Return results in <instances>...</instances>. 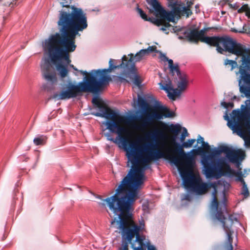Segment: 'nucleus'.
Listing matches in <instances>:
<instances>
[{
	"instance_id": "obj_40",
	"label": "nucleus",
	"mask_w": 250,
	"mask_h": 250,
	"mask_svg": "<svg viewBox=\"0 0 250 250\" xmlns=\"http://www.w3.org/2000/svg\"><path fill=\"white\" fill-rule=\"evenodd\" d=\"M201 138H203L201 136H199L198 139H197V143H201L202 144V140L200 139Z\"/></svg>"
},
{
	"instance_id": "obj_25",
	"label": "nucleus",
	"mask_w": 250,
	"mask_h": 250,
	"mask_svg": "<svg viewBox=\"0 0 250 250\" xmlns=\"http://www.w3.org/2000/svg\"><path fill=\"white\" fill-rule=\"evenodd\" d=\"M241 194L245 198H247L249 196V191L245 182H244L243 184H242Z\"/></svg>"
},
{
	"instance_id": "obj_35",
	"label": "nucleus",
	"mask_w": 250,
	"mask_h": 250,
	"mask_svg": "<svg viewBox=\"0 0 250 250\" xmlns=\"http://www.w3.org/2000/svg\"><path fill=\"white\" fill-rule=\"evenodd\" d=\"M160 58L162 61L164 62H167V61L168 60V58L166 56V55L161 52H160Z\"/></svg>"
},
{
	"instance_id": "obj_42",
	"label": "nucleus",
	"mask_w": 250,
	"mask_h": 250,
	"mask_svg": "<svg viewBox=\"0 0 250 250\" xmlns=\"http://www.w3.org/2000/svg\"><path fill=\"white\" fill-rule=\"evenodd\" d=\"M195 8H196V9H198V8H199V5H195Z\"/></svg>"
},
{
	"instance_id": "obj_8",
	"label": "nucleus",
	"mask_w": 250,
	"mask_h": 250,
	"mask_svg": "<svg viewBox=\"0 0 250 250\" xmlns=\"http://www.w3.org/2000/svg\"><path fill=\"white\" fill-rule=\"evenodd\" d=\"M222 153L225 154L229 162L237 163L238 165L245 157V153L243 150L240 149L235 150L226 146H220L217 149H214L212 153L204 156L202 157L201 163L203 167L204 173L206 176L205 162L209 164H216L219 159L225 158L221 157L216 159L215 158V156H219Z\"/></svg>"
},
{
	"instance_id": "obj_13",
	"label": "nucleus",
	"mask_w": 250,
	"mask_h": 250,
	"mask_svg": "<svg viewBox=\"0 0 250 250\" xmlns=\"http://www.w3.org/2000/svg\"><path fill=\"white\" fill-rule=\"evenodd\" d=\"M152 5L156 11L159 12L162 18L171 22L174 21L175 18L179 19L183 16L182 11L184 10L186 12L187 10L185 8L177 5L176 2L173 5L172 10L171 11H166L161 7L157 0H152Z\"/></svg>"
},
{
	"instance_id": "obj_4",
	"label": "nucleus",
	"mask_w": 250,
	"mask_h": 250,
	"mask_svg": "<svg viewBox=\"0 0 250 250\" xmlns=\"http://www.w3.org/2000/svg\"><path fill=\"white\" fill-rule=\"evenodd\" d=\"M113 62L112 59L110 60L108 68L92 70L90 74L86 71L79 70L82 75H85L83 81L80 82L78 85L69 84L66 90L61 91L59 94H55L54 97L58 100H65L75 98L81 92H99L103 86L108 84L111 81V77L107 73L120 66L113 65ZM69 66L74 70L79 71L73 64H69Z\"/></svg>"
},
{
	"instance_id": "obj_37",
	"label": "nucleus",
	"mask_w": 250,
	"mask_h": 250,
	"mask_svg": "<svg viewBox=\"0 0 250 250\" xmlns=\"http://www.w3.org/2000/svg\"><path fill=\"white\" fill-rule=\"evenodd\" d=\"M134 83L137 84L138 85H139L141 84V82L140 81L139 78L138 76H135V79H134Z\"/></svg>"
},
{
	"instance_id": "obj_41",
	"label": "nucleus",
	"mask_w": 250,
	"mask_h": 250,
	"mask_svg": "<svg viewBox=\"0 0 250 250\" xmlns=\"http://www.w3.org/2000/svg\"><path fill=\"white\" fill-rule=\"evenodd\" d=\"M246 16L248 17V18L250 19V10L247 13H246Z\"/></svg>"
},
{
	"instance_id": "obj_9",
	"label": "nucleus",
	"mask_w": 250,
	"mask_h": 250,
	"mask_svg": "<svg viewBox=\"0 0 250 250\" xmlns=\"http://www.w3.org/2000/svg\"><path fill=\"white\" fill-rule=\"evenodd\" d=\"M192 167H179L178 170L183 179V184L187 189H190L198 194L205 193L210 187L208 184L203 182L199 175L193 173Z\"/></svg>"
},
{
	"instance_id": "obj_21",
	"label": "nucleus",
	"mask_w": 250,
	"mask_h": 250,
	"mask_svg": "<svg viewBox=\"0 0 250 250\" xmlns=\"http://www.w3.org/2000/svg\"><path fill=\"white\" fill-rule=\"evenodd\" d=\"M47 137L44 135H41L34 139L33 142L36 146L43 145L45 144Z\"/></svg>"
},
{
	"instance_id": "obj_11",
	"label": "nucleus",
	"mask_w": 250,
	"mask_h": 250,
	"mask_svg": "<svg viewBox=\"0 0 250 250\" xmlns=\"http://www.w3.org/2000/svg\"><path fill=\"white\" fill-rule=\"evenodd\" d=\"M158 125L161 127V128L158 129L157 128H155L152 130H151L147 136V138L148 139H150L155 142V144L154 145H150V147H146V146L143 145H141L140 144L139 139H138L135 141H132L130 138V130H129V134L127 135V136L129 138L131 141L137 142L138 145L139 146H141L142 148L144 149V150L147 149L148 151H151V152H155V151H153V149L154 148H158L159 146H160L161 147H164V143L163 141L165 140L167 137L166 134L165 133L163 130L166 128V125L164 123L162 122H160ZM129 130L130 129H129ZM157 150H160L158 149L157 150Z\"/></svg>"
},
{
	"instance_id": "obj_27",
	"label": "nucleus",
	"mask_w": 250,
	"mask_h": 250,
	"mask_svg": "<svg viewBox=\"0 0 250 250\" xmlns=\"http://www.w3.org/2000/svg\"><path fill=\"white\" fill-rule=\"evenodd\" d=\"M200 139L202 140V147H199L198 149L200 150L204 149L205 151L208 150L210 147L208 144L204 142V138H201Z\"/></svg>"
},
{
	"instance_id": "obj_5",
	"label": "nucleus",
	"mask_w": 250,
	"mask_h": 250,
	"mask_svg": "<svg viewBox=\"0 0 250 250\" xmlns=\"http://www.w3.org/2000/svg\"><path fill=\"white\" fill-rule=\"evenodd\" d=\"M93 104L99 108V112L93 113L92 114L97 117H104L108 120L104 122L107 126L106 129L113 133L116 134L117 136L115 139L108 136L107 139L122 147L126 151V155L128 158L131 149V141L127 136L129 134V128L125 125H130L133 123L130 118L120 115L118 113L111 109L107 106L102 103L99 99L94 97L92 101Z\"/></svg>"
},
{
	"instance_id": "obj_22",
	"label": "nucleus",
	"mask_w": 250,
	"mask_h": 250,
	"mask_svg": "<svg viewBox=\"0 0 250 250\" xmlns=\"http://www.w3.org/2000/svg\"><path fill=\"white\" fill-rule=\"evenodd\" d=\"M181 128L179 125H171L169 126V131L174 134L175 136L177 135L181 131Z\"/></svg>"
},
{
	"instance_id": "obj_36",
	"label": "nucleus",
	"mask_w": 250,
	"mask_h": 250,
	"mask_svg": "<svg viewBox=\"0 0 250 250\" xmlns=\"http://www.w3.org/2000/svg\"><path fill=\"white\" fill-rule=\"evenodd\" d=\"M166 22L164 20H157L156 21V23L158 26L163 25Z\"/></svg>"
},
{
	"instance_id": "obj_15",
	"label": "nucleus",
	"mask_w": 250,
	"mask_h": 250,
	"mask_svg": "<svg viewBox=\"0 0 250 250\" xmlns=\"http://www.w3.org/2000/svg\"><path fill=\"white\" fill-rule=\"evenodd\" d=\"M217 190L214 187V190L212 192V201L211 204V207L213 209L217 210V212L220 211L222 213V215L224 217V221L226 222V224L229 227V229H231L232 225L234 221L237 222V219L233 214H230L229 215L228 218L225 217L224 213L225 212L227 213V200L225 198H224L223 202L220 207V209L217 210L218 206V202L216 197ZM217 212H216L217 213Z\"/></svg>"
},
{
	"instance_id": "obj_26",
	"label": "nucleus",
	"mask_w": 250,
	"mask_h": 250,
	"mask_svg": "<svg viewBox=\"0 0 250 250\" xmlns=\"http://www.w3.org/2000/svg\"><path fill=\"white\" fill-rule=\"evenodd\" d=\"M225 65H229L231 66V70H233L235 67L237 66V62L235 61L230 60H226L225 62Z\"/></svg>"
},
{
	"instance_id": "obj_33",
	"label": "nucleus",
	"mask_w": 250,
	"mask_h": 250,
	"mask_svg": "<svg viewBox=\"0 0 250 250\" xmlns=\"http://www.w3.org/2000/svg\"><path fill=\"white\" fill-rule=\"evenodd\" d=\"M221 105L226 108H232L233 107V103L232 102L227 103L223 102L221 103Z\"/></svg>"
},
{
	"instance_id": "obj_28",
	"label": "nucleus",
	"mask_w": 250,
	"mask_h": 250,
	"mask_svg": "<svg viewBox=\"0 0 250 250\" xmlns=\"http://www.w3.org/2000/svg\"><path fill=\"white\" fill-rule=\"evenodd\" d=\"M136 10L137 11V12H138V13L140 14L141 17L146 20V21H147V15L146 14V13H144V12L142 10V9H141V8H140L138 6V5H137V7L136 8Z\"/></svg>"
},
{
	"instance_id": "obj_31",
	"label": "nucleus",
	"mask_w": 250,
	"mask_h": 250,
	"mask_svg": "<svg viewBox=\"0 0 250 250\" xmlns=\"http://www.w3.org/2000/svg\"><path fill=\"white\" fill-rule=\"evenodd\" d=\"M5 4L11 7H14L16 4L17 0H4Z\"/></svg>"
},
{
	"instance_id": "obj_38",
	"label": "nucleus",
	"mask_w": 250,
	"mask_h": 250,
	"mask_svg": "<svg viewBox=\"0 0 250 250\" xmlns=\"http://www.w3.org/2000/svg\"><path fill=\"white\" fill-rule=\"evenodd\" d=\"M167 62H168L169 67H170V66H172V65H173L174 64L172 60H171V59H169L168 58V60H167Z\"/></svg>"
},
{
	"instance_id": "obj_12",
	"label": "nucleus",
	"mask_w": 250,
	"mask_h": 250,
	"mask_svg": "<svg viewBox=\"0 0 250 250\" xmlns=\"http://www.w3.org/2000/svg\"><path fill=\"white\" fill-rule=\"evenodd\" d=\"M232 121L230 122L227 114L224 116L225 119L228 121V125L232 130L235 131H240L243 128L244 123L249 121L250 118V112L247 108L242 111L239 110H234L232 111Z\"/></svg>"
},
{
	"instance_id": "obj_39",
	"label": "nucleus",
	"mask_w": 250,
	"mask_h": 250,
	"mask_svg": "<svg viewBox=\"0 0 250 250\" xmlns=\"http://www.w3.org/2000/svg\"><path fill=\"white\" fill-rule=\"evenodd\" d=\"M143 210H144L145 212H148V208L147 205H143Z\"/></svg>"
},
{
	"instance_id": "obj_1",
	"label": "nucleus",
	"mask_w": 250,
	"mask_h": 250,
	"mask_svg": "<svg viewBox=\"0 0 250 250\" xmlns=\"http://www.w3.org/2000/svg\"><path fill=\"white\" fill-rule=\"evenodd\" d=\"M141 186L139 182L134 181L129 178V174H127L116 189L115 194L104 200L110 210L119 219V228L124 240L119 250H128V243H131L135 236V242L138 246L132 244L131 247L134 250H157L154 246L146 241L144 236L139 234L144 229V221L142 220L140 225L138 226L132 219V206L138 198V189Z\"/></svg>"
},
{
	"instance_id": "obj_10",
	"label": "nucleus",
	"mask_w": 250,
	"mask_h": 250,
	"mask_svg": "<svg viewBox=\"0 0 250 250\" xmlns=\"http://www.w3.org/2000/svg\"><path fill=\"white\" fill-rule=\"evenodd\" d=\"M174 115V113L169 110L167 107L160 106L157 108V109L154 111L152 114L149 113H146L144 116L141 117V121L142 124L141 125H137L132 119H131L133 123L128 125L131 126L133 128L140 129L142 128H145L152 125L154 123V119L160 120L165 117H172Z\"/></svg>"
},
{
	"instance_id": "obj_6",
	"label": "nucleus",
	"mask_w": 250,
	"mask_h": 250,
	"mask_svg": "<svg viewBox=\"0 0 250 250\" xmlns=\"http://www.w3.org/2000/svg\"><path fill=\"white\" fill-rule=\"evenodd\" d=\"M209 29V28H205L200 31L194 29L187 33L186 36L190 42L197 43L199 41H201L210 46H215L217 51L220 53H223L224 51H226L237 56H242L243 59L248 57L250 53L249 49L231 38L224 36H205V33Z\"/></svg>"
},
{
	"instance_id": "obj_17",
	"label": "nucleus",
	"mask_w": 250,
	"mask_h": 250,
	"mask_svg": "<svg viewBox=\"0 0 250 250\" xmlns=\"http://www.w3.org/2000/svg\"><path fill=\"white\" fill-rule=\"evenodd\" d=\"M130 58L128 60H127V58L125 55H124L122 58V62L120 65L122 67L125 68L127 70H132L135 67V64L134 60L135 62H139L141 60L144 59L148 55L146 53V51L145 49H141L136 53L133 59V55L130 54L129 55Z\"/></svg>"
},
{
	"instance_id": "obj_19",
	"label": "nucleus",
	"mask_w": 250,
	"mask_h": 250,
	"mask_svg": "<svg viewBox=\"0 0 250 250\" xmlns=\"http://www.w3.org/2000/svg\"><path fill=\"white\" fill-rule=\"evenodd\" d=\"M42 71L44 78L52 83L57 82V77L54 68L48 62H46L41 65Z\"/></svg>"
},
{
	"instance_id": "obj_34",
	"label": "nucleus",
	"mask_w": 250,
	"mask_h": 250,
	"mask_svg": "<svg viewBox=\"0 0 250 250\" xmlns=\"http://www.w3.org/2000/svg\"><path fill=\"white\" fill-rule=\"evenodd\" d=\"M188 135V133L187 131V130L186 128H184V130L183 131V132L181 134L180 140L181 142H184L186 137Z\"/></svg>"
},
{
	"instance_id": "obj_3",
	"label": "nucleus",
	"mask_w": 250,
	"mask_h": 250,
	"mask_svg": "<svg viewBox=\"0 0 250 250\" xmlns=\"http://www.w3.org/2000/svg\"><path fill=\"white\" fill-rule=\"evenodd\" d=\"M175 137L173 138L172 146L166 149V152L157 150L155 152L144 150L139 146L137 142H132L131 149L128 157V162H130L131 168L127 174L129 178L135 182H139L142 185L144 183V171L140 167L141 165H146L153 160H158L160 158H166L172 163L179 167L192 166V158L188 156L185 152L183 148H188L192 146L195 142V139H189L188 142H183L182 145L175 141Z\"/></svg>"
},
{
	"instance_id": "obj_16",
	"label": "nucleus",
	"mask_w": 250,
	"mask_h": 250,
	"mask_svg": "<svg viewBox=\"0 0 250 250\" xmlns=\"http://www.w3.org/2000/svg\"><path fill=\"white\" fill-rule=\"evenodd\" d=\"M240 74L239 80V90L247 98L250 97V73L245 67L239 69Z\"/></svg>"
},
{
	"instance_id": "obj_14",
	"label": "nucleus",
	"mask_w": 250,
	"mask_h": 250,
	"mask_svg": "<svg viewBox=\"0 0 250 250\" xmlns=\"http://www.w3.org/2000/svg\"><path fill=\"white\" fill-rule=\"evenodd\" d=\"M178 78L180 81L177 83V88H173L169 84H166L163 88V89L165 90L167 93L168 98L172 100H175L177 97H179L188 85V81L185 74L178 77Z\"/></svg>"
},
{
	"instance_id": "obj_7",
	"label": "nucleus",
	"mask_w": 250,
	"mask_h": 250,
	"mask_svg": "<svg viewBox=\"0 0 250 250\" xmlns=\"http://www.w3.org/2000/svg\"><path fill=\"white\" fill-rule=\"evenodd\" d=\"M205 163L207 178L219 179L224 175L229 177L236 176V180L240 182L242 184L245 182L243 178L242 172L241 170L236 172L232 169L226 158L219 159L216 164H209Z\"/></svg>"
},
{
	"instance_id": "obj_23",
	"label": "nucleus",
	"mask_w": 250,
	"mask_h": 250,
	"mask_svg": "<svg viewBox=\"0 0 250 250\" xmlns=\"http://www.w3.org/2000/svg\"><path fill=\"white\" fill-rule=\"evenodd\" d=\"M169 68L170 71L172 73V74L174 75L175 73H176L178 77L184 74V73L182 74L181 73L178 64H173L172 66H170Z\"/></svg>"
},
{
	"instance_id": "obj_29",
	"label": "nucleus",
	"mask_w": 250,
	"mask_h": 250,
	"mask_svg": "<svg viewBox=\"0 0 250 250\" xmlns=\"http://www.w3.org/2000/svg\"><path fill=\"white\" fill-rule=\"evenodd\" d=\"M156 48V46L154 45L149 46L147 49H145V50L146 51V54L148 55L151 53L157 52Z\"/></svg>"
},
{
	"instance_id": "obj_24",
	"label": "nucleus",
	"mask_w": 250,
	"mask_h": 250,
	"mask_svg": "<svg viewBox=\"0 0 250 250\" xmlns=\"http://www.w3.org/2000/svg\"><path fill=\"white\" fill-rule=\"evenodd\" d=\"M138 104L140 108L143 109H146L148 106V104L146 101L140 96L138 98Z\"/></svg>"
},
{
	"instance_id": "obj_20",
	"label": "nucleus",
	"mask_w": 250,
	"mask_h": 250,
	"mask_svg": "<svg viewBox=\"0 0 250 250\" xmlns=\"http://www.w3.org/2000/svg\"><path fill=\"white\" fill-rule=\"evenodd\" d=\"M177 5H180L181 7H183L185 8L187 10L186 12H185L184 10L182 11V13L183 16H186V17H189V16H190L192 14V11L190 10V7L193 5V2L191 1H188L187 2V6H186L185 5V4L183 2H176Z\"/></svg>"
},
{
	"instance_id": "obj_32",
	"label": "nucleus",
	"mask_w": 250,
	"mask_h": 250,
	"mask_svg": "<svg viewBox=\"0 0 250 250\" xmlns=\"http://www.w3.org/2000/svg\"><path fill=\"white\" fill-rule=\"evenodd\" d=\"M163 26L161 27L160 28V30H162L163 31H164L166 33H168V32L167 31V30H168V28L170 27V24L168 23V22H166V23H164V24H163Z\"/></svg>"
},
{
	"instance_id": "obj_2",
	"label": "nucleus",
	"mask_w": 250,
	"mask_h": 250,
	"mask_svg": "<svg viewBox=\"0 0 250 250\" xmlns=\"http://www.w3.org/2000/svg\"><path fill=\"white\" fill-rule=\"evenodd\" d=\"M60 4L65 8L60 11L58 21V24L61 26V34L57 33L51 35L45 40L43 46L48 51L53 61L65 62L66 65L61 63L56 65L61 77L64 78L68 72L66 66L71 62L69 53L74 51L76 48V36L79 32L85 29L88 24L86 14L81 8L70 6L65 0H63Z\"/></svg>"
},
{
	"instance_id": "obj_30",
	"label": "nucleus",
	"mask_w": 250,
	"mask_h": 250,
	"mask_svg": "<svg viewBox=\"0 0 250 250\" xmlns=\"http://www.w3.org/2000/svg\"><path fill=\"white\" fill-rule=\"evenodd\" d=\"M250 10V8L248 6L247 4H245L243 5L238 10V13H242L244 12H246V14L248 13Z\"/></svg>"
},
{
	"instance_id": "obj_18",
	"label": "nucleus",
	"mask_w": 250,
	"mask_h": 250,
	"mask_svg": "<svg viewBox=\"0 0 250 250\" xmlns=\"http://www.w3.org/2000/svg\"><path fill=\"white\" fill-rule=\"evenodd\" d=\"M216 218L222 223L224 230L227 235V242L225 246L226 250H233V239L232 235L233 233V231L231 230V229H229V227L226 224V222L224 221L225 218L220 211L217 212L216 214Z\"/></svg>"
}]
</instances>
